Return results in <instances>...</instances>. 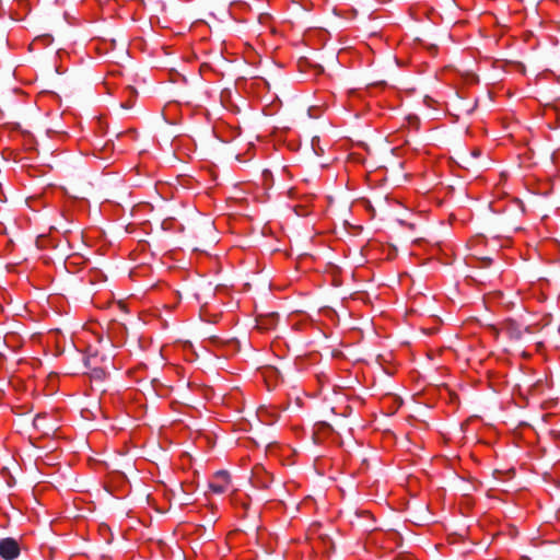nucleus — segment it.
<instances>
[{
  "label": "nucleus",
  "instance_id": "f257e3e1",
  "mask_svg": "<svg viewBox=\"0 0 560 560\" xmlns=\"http://www.w3.org/2000/svg\"><path fill=\"white\" fill-rule=\"evenodd\" d=\"M20 555V546L14 538L8 537L0 540V556L4 560H13Z\"/></svg>",
  "mask_w": 560,
  "mask_h": 560
},
{
  "label": "nucleus",
  "instance_id": "f03ea898",
  "mask_svg": "<svg viewBox=\"0 0 560 560\" xmlns=\"http://www.w3.org/2000/svg\"><path fill=\"white\" fill-rule=\"evenodd\" d=\"M501 329L505 331L510 338L520 340L524 331H529V327L523 328L521 324L512 318H508L502 323Z\"/></svg>",
  "mask_w": 560,
  "mask_h": 560
},
{
  "label": "nucleus",
  "instance_id": "7ed1b4c3",
  "mask_svg": "<svg viewBox=\"0 0 560 560\" xmlns=\"http://www.w3.org/2000/svg\"><path fill=\"white\" fill-rule=\"evenodd\" d=\"M215 482L209 485L210 489L215 493H223L226 491L231 481V476L226 470H219L214 475Z\"/></svg>",
  "mask_w": 560,
  "mask_h": 560
},
{
  "label": "nucleus",
  "instance_id": "20e7f679",
  "mask_svg": "<svg viewBox=\"0 0 560 560\" xmlns=\"http://www.w3.org/2000/svg\"><path fill=\"white\" fill-rule=\"evenodd\" d=\"M458 165L465 170H479L482 164L479 162V161H475L474 160V156L467 154V153H462L458 155Z\"/></svg>",
  "mask_w": 560,
  "mask_h": 560
},
{
  "label": "nucleus",
  "instance_id": "39448f33",
  "mask_svg": "<svg viewBox=\"0 0 560 560\" xmlns=\"http://www.w3.org/2000/svg\"><path fill=\"white\" fill-rule=\"evenodd\" d=\"M43 420H44V416L42 415H37L35 418H34V421H33V424L35 428H42L43 427Z\"/></svg>",
  "mask_w": 560,
  "mask_h": 560
},
{
  "label": "nucleus",
  "instance_id": "423d86ee",
  "mask_svg": "<svg viewBox=\"0 0 560 560\" xmlns=\"http://www.w3.org/2000/svg\"><path fill=\"white\" fill-rule=\"evenodd\" d=\"M105 375V372L104 370L102 369H94L93 370V376L96 377V378H103V376Z\"/></svg>",
  "mask_w": 560,
  "mask_h": 560
},
{
  "label": "nucleus",
  "instance_id": "0eeeda50",
  "mask_svg": "<svg viewBox=\"0 0 560 560\" xmlns=\"http://www.w3.org/2000/svg\"><path fill=\"white\" fill-rule=\"evenodd\" d=\"M466 153H467V154H469V155H471V156H474V160H475V161H478V158L480 156V153H481V152H480V150H478V149H474L472 151H470V152H466Z\"/></svg>",
  "mask_w": 560,
  "mask_h": 560
},
{
  "label": "nucleus",
  "instance_id": "6e6552de",
  "mask_svg": "<svg viewBox=\"0 0 560 560\" xmlns=\"http://www.w3.org/2000/svg\"><path fill=\"white\" fill-rule=\"evenodd\" d=\"M396 560H415V559L411 556L406 555V556L397 557Z\"/></svg>",
  "mask_w": 560,
  "mask_h": 560
},
{
  "label": "nucleus",
  "instance_id": "1a4fd4ad",
  "mask_svg": "<svg viewBox=\"0 0 560 560\" xmlns=\"http://www.w3.org/2000/svg\"><path fill=\"white\" fill-rule=\"evenodd\" d=\"M128 91H129L130 95H136L137 94L136 89L132 88V86H128Z\"/></svg>",
  "mask_w": 560,
  "mask_h": 560
},
{
  "label": "nucleus",
  "instance_id": "9d476101",
  "mask_svg": "<svg viewBox=\"0 0 560 560\" xmlns=\"http://www.w3.org/2000/svg\"><path fill=\"white\" fill-rule=\"evenodd\" d=\"M127 135H130L132 137V139H136V131L135 130L127 131Z\"/></svg>",
  "mask_w": 560,
  "mask_h": 560
},
{
  "label": "nucleus",
  "instance_id": "9b49d317",
  "mask_svg": "<svg viewBox=\"0 0 560 560\" xmlns=\"http://www.w3.org/2000/svg\"><path fill=\"white\" fill-rule=\"evenodd\" d=\"M482 261L488 266L491 264V258H483Z\"/></svg>",
  "mask_w": 560,
  "mask_h": 560
}]
</instances>
